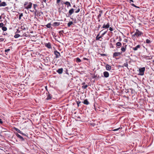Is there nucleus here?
Listing matches in <instances>:
<instances>
[{
	"instance_id": "obj_19",
	"label": "nucleus",
	"mask_w": 154,
	"mask_h": 154,
	"mask_svg": "<svg viewBox=\"0 0 154 154\" xmlns=\"http://www.w3.org/2000/svg\"><path fill=\"white\" fill-rule=\"evenodd\" d=\"M106 69L107 70H110L111 69V67L108 64H107L106 66Z\"/></svg>"
},
{
	"instance_id": "obj_3",
	"label": "nucleus",
	"mask_w": 154,
	"mask_h": 154,
	"mask_svg": "<svg viewBox=\"0 0 154 154\" xmlns=\"http://www.w3.org/2000/svg\"><path fill=\"white\" fill-rule=\"evenodd\" d=\"M16 135L18 138L21 141H24L25 139H26V138H24L21 135L18 134L17 133H15Z\"/></svg>"
},
{
	"instance_id": "obj_44",
	"label": "nucleus",
	"mask_w": 154,
	"mask_h": 154,
	"mask_svg": "<svg viewBox=\"0 0 154 154\" xmlns=\"http://www.w3.org/2000/svg\"><path fill=\"white\" fill-rule=\"evenodd\" d=\"M100 24H99L98 25V26L97 27V30H99V29H100Z\"/></svg>"
},
{
	"instance_id": "obj_61",
	"label": "nucleus",
	"mask_w": 154,
	"mask_h": 154,
	"mask_svg": "<svg viewBox=\"0 0 154 154\" xmlns=\"http://www.w3.org/2000/svg\"><path fill=\"white\" fill-rule=\"evenodd\" d=\"M103 30H102L101 31H100V32H101L102 31H103Z\"/></svg>"
},
{
	"instance_id": "obj_11",
	"label": "nucleus",
	"mask_w": 154,
	"mask_h": 154,
	"mask_svg": "<svg viewBox=\"0 0 154 154\" xmlns=\"http://www.w3.org/2000/svg\"><path fill=\"white\" fill-rule=\"evenodd\" d=\"M7 5V4L6 2H2L0 0V7H5Z\"/></svg>"
},
{
	"instance_id": "obj_8",
	"label": "nucleus",
	"mask_w": 154,
	"mask_h": 154,
	"mask_svg": "<svg viewBox=\"0 0 154 154\" xmlns=\"http://www.w3.org/2000/svg\"><path fill=\"white\" fill-rule=\"evenodd\" d=\"M141 48V46L140 45H138L135 47H131L132 48L134 51H136L138 50V49L139 48Z\"/></svg>"
},
{
	"instance_id": "obj_6",
	"label": "nucleus",
	"mask_w": 154,
	"mask_h": 154,
	"mask_svg": "<svg viewBox=\"0 0 154 154\" xmlns=\"http://www.w3.org/2000/svg\"><path fill=\"white\" fill-rule=\"evenodd\" d=\"M75 10V9H74L73 8L71 9L69 11V14L68 15H66V17H70L74 13V10Z\"/></svg>"
},
{
	"instance_id": "obj_43",
	"label": "nucleus",
	"mask_w": 154,
	"mask_h": 154,
	"mask_svg": "<svg viewBox=\"0 0 154 154\" xmlns=\"http://www.w3.org/2000/svg\"><path fill=\"white\" fill-rule=\"evenodd\" d=\"M4 39L3 38H0V42L4 41Z\"/></svg>"
},
{
	"instance_id": "obj_50",
	"label": "nucleus",
	"mask_w": 154,
	"mask_h": 154,
	"mask_svg": "<svg viewBox=\"0 0 154 154\" xmlns=\"http://www.w3.org/2000/svg\"><path fill=\"white\" fill-rule=\"evenodd\" d=\"M16 32L17 33H19L20 32V31L18 29H17V31Z\"/></svg>"
},
{
	"instance_id": "obj_49",
	"label": "nucleus",
	"mask_w": 154,
	"mask_h": 154,
	"mask_svg": "<svg viewBox=\"0 0 154 154\" xmlns=\"http://www.w3.org/2000/svg\"><path fill=\"white\" fill-rule=\"evenodd\" d=\"M28 3V2H26L24 4V6L26 5Z\"/></svg>"
},
{
	"instance_id": "obj_14",
	"label": "nucleus",
	"mask_w": 154,
	"mask_h": 154,
	"mask_svg": "<svg viewBox=\"0 0 154 154\" xmlns=\"http://www.w3.org/2000/svg\"><path fill=\"white\" fill-rule=\"evenodd\" d=\"M63 70V69L62 68H61L58 69L56 72L59 74H61L62 73Z\"/></svg>"
},
{
	"instance_id": "obj_4",
	"label": "nucleus",
	"mask_w": 154,
	"mask_h": 154,
	"mask_svg": "<svg viewBox=\"0 0 154 154\" xmlns=\"http://www.w3.org/2000/svg\"><path fill=\"white\" fill-rule=\"evenodd\" d=\"M108 30L104 32L99 37H98V36L99 35V34H98L97 37H96V40H99L100 39V38L102 37H103L107 32Z\"/></svg>"
},
{
	"instance_id": "obj_30",
	"label": "nucleus",
	"mask_w": 154,
	"mask_h": 154,
	"mask_svg": "<svg viewBox=\"0 0 154 154\" xmlns=\"http://www.w3.org/2000/svg\"><path fill=\"white\" fill-rule=\"evenodd\" d=\"M21 28L23 30H26V27L24 26H21Z\"/></svg>"
},
{
	"instance_id": "obj_28",
	"label": "nucleus",
	"mask_w": 154,
	"mask_h": 154,
	"mask_svg": "<svg viewBox=\"0 0 154 154\" xmlns=\"http://www.w3.org/2000/svg\"><path fill=\"white\" fill-rule=\"evenodd\" d=\"M151 42L149 39H147L146 40V42L147 44H149L151 43Z\"/></svg>"
},
{
	"instance_id": "obj_33",
	"label": "nucleus",
	"mask_w": 154,
	"mask_h": 154,
	"mask_svg": "<svg viewBox=\"0 0 154 154\" xmlns=\"http://www.w3.org/2000/svg\"><path fill=\"white\" fill-rule=\"evenodd\" d=\"M88 86L87 85H83L82 86V88L83 89H86Z\"/></svg>"
},
{
	"instance_id": "obj_21",
	"label": "nucleus",
	"mask_w": 154,
	"mask_h": 154,
	"mask_svg": "<svg viewBox=\"0 0 154 154\" xmlns=\"http://www.w3.org/2000/svg\"><path fill=\"white\" fill-rule=\"evenodd\" d=\"M45 46L46 47H47L48 48H51V44L50 43H46Z\"/></svg>"
},
{
	"instance_id": "obj_16",
	"label": "nucleus",
	"mask_w": 154,
	"mask_h": 154,
	"mask_svg": "<svg viewBox=\"0 0 154 154\" xmlns=\"http://www.w3.org/2000/svg\"><path fill=\"white\" fill-rule=\"evenodd\" d=\"M32 3L31 2H30L29 3V5L25 7V8L26 9H28L31 8L32 6Z\"/></svg>"
},
{
	"instance_id": "obj_5",
	"label": "nucleus",
	"mask_w": 154,
	"mask_h": 154,
	"mask_svg": "<svg viewBox=\"0 0 154 154\" xmlns=\"http://www.w3.org/2000/svg\"><path fill=\"white\" fill-rule=\"evenodd\" d=\"M127 46V45H125L124 43H123V46L121 48V52L122 53V52H125L126 49V47Z\"/></svg>"
},
{
	"instance_id": "obj_7",
	"label": "nucleus",
	"mask_w": 154,
	"mask_h": 154,
	"mask_svg": "<svg viewBox=\"0 0 154 154\" xmlns=\"http://www.w3.org/2000/svg\"><path fill=\"white\" fill-rule=\"evenodd\" d=\"M122 54V52H115L113 55V57L119 56H120Z\"/></svg>"
},
{
	"instance_id": "obj_31",
	"label": "nucleus",
	"mask_w": 154,
	"mask_h": 154,
	"mask_svg": "<svg viewBox=\"0 0 154 154\" xmlns=\"http://www.w3.org/2000/svg\"><path fill=\"white\" fill-rule=\"evenodd\" d=\"M20 36V35L18 34H16L14 36V37L15 38H17Z\"/></svg>"
},
{
	"instance_id": "obj_40",
	"label": "nucleus",
	"mask_w": 154,
	"mask_h": 154,
	"mask_svg": "<svg viewBox=\"0 0 154 154\" xmlns=\"http://www.w3.org/2000/svg\"><path fill=\"white\" fill-rule=\"evenodd\" d=\"M120 128H118L114 129L113 130V131H117L118 130H119V129H120Z\"/></svg>"
},
{
	"instance_id": "obj_25",
	"label": "nucleus",
	"mask_w": 154,
	"mask_h": 154,
	"mask_svg": "<svg viewBox=\"0 0 154 154\" xmlns=\"http://www.w3.org/2000/svg\"><path fill=\"white\" fill-rule=\"evenodd\" d=\"M14 129L19 133H20L21 132V131L19 129H18V128H14Z\"/></svg>"
},
{
	"instance_id": "obj_13",
	"label": "nucleus",
	"mask_w": 154,
	"mask_h": 154,
	"mask_svg": "<svg viewBox=\"0 0 154 154\" xmlns=\"http://www.w3.org/2000/svg\"><path fill=\"white\" fill-rule=\"evenodd\" d=\"M109 23H108L106 25L105 23L103 25L102 28H108L109 27Z\"/></svg>"
},
{
	"instance_id": "obj_63",
	"label": "nucleus",
	"mask_w": 154,
	"mask_h": 154,
	"mask_svg": "<svg viewBox=\"0 0 154 154\" xmlns=\"http://www.w3.org/2000/svg\"><path fill=\"white\" fill-rule=\"evenodd\" d=\"M153 62H154V60H153Z\"/></svg>"
},
{
	"instance_id": "obj_23",
	"label": "nucleus",
	"mask_w": 154,
	"mask_h": 154,
	"mask_svg": "<svg viewBox=\"0 0 154 154\" xmlns=\"http://www.w3.org/2000/svg\"><path fill=\"white\" fill-rule=\"evenodd\" d=\"M76 9L75 11V13H78L79 12L80 10L79 7H76V9Z\"/></svg>"
},
{
	"instance_id": "obj_24",
	"label": "nucleus",
	"mask_w": 154,
	"mask_h": 154,
	"mask_svg": "<svg viewBox=\"0 0 154 154\" xmlns=\"http://www.w3.org/2000/svg\"><path fill=\"white\" fill-rule=\"evenodd\" d=\"M83 103L85 105H88L89 104V102L87 99H85L84 100Z\"/></svg>"
},
{
	"instance_id": "obj_36",
	"label": "nucleus",
	"mask_w": 154,
	"mask_h": 154,
	"mask_svg": "<svg viewBox=\"0 0 154 154\" xmlns=\"http://www.w3.org/2000/svg\"><path fill=\"white\" fill-rule=\"evenodd\" d=\"M123 66H124L127 67H128V63L127 62H126L125 63H124Z\"/></svg>"
},
{
	"instance_id": "obj_41",
	"label": "nucleus",
	"mask_w": 154,
	"mask_h": 154,
	"mask_svg": "<svg viewBox=\"0 0 154 154\" xmlns=\"http://www.w3.org/2000/svg\"><path fill=\"white\" fill-rule=\"evenodd\" d=\"M10 51V49H6L5 50V52H7L8 51Z\"/></svg>"
},
{
	"instance_id": "obj_54",
	"label": "nucleus",
	"mask_w": 154,
	"mask_h": 154,
	"mask_svg": "<svg viewBox=\"0 0 154 154\" xmlns=\"http://www.w3.org/2000/svg\"><path fill=\"white\" fill-rule=\"evenodd\" d=\"M30 11L31 12H35V11H34V10H30Z\"/></svg>"
},
{
	"instance_id": "obj_48",
	"label": "nucleus",
	"mask_w": 154,
	"mask_h": 154,
	"mask_svg": "<svg viewBox=\"0 0 154 154\" xmlns=\"http://www.w3.org/2000/svg\"><path fill=\"white\" fill-rule=\"evenodd\" d=\"M60 0H57V4L59 3L60 2Z\"/></svg>"
},
{
	"instance_id": "obj_59",
	"label": "nucleus",
	"mask_w": 154,
	"mask_h": 154,
	"mask_svg": "<svg viewBox=\"0 0 154 154\" xmlns=\"http://www.w3.org/2000/svg\"><path fill=\"white\" fill-rule=\"evenodd\" d=\"M44 2H46V0H42Z\"/></svg>"
},
{
	"instance_id": "obj_32",
	"label": "nucleus",
	"mask_w": 154,
	"mask_h": 154,
	"mask_svg": "<svg viewBox=\"0 0 154 154\" xmlns=\"http://www.w3.org/2000/svg\"><path fill=\"white\" fill-rule=\"evenodd\" d=\"M23 16V13H20L19 15V19L20 20L21 19V17Z\"/></svg>"
},
{
	"instance_id": "obj_38",
	"label": "nucleus",
	"mask_w": 154,
	"mask_h": 154,
	"mask_svg": "<svg viewBox=\"0 0 154 154\" xmlns=\"http://www.w3.org/2000/svg\"><path fill=\"white\" fill-rule=\"evenodd\" d=\"M77 102V106H79V104L81 103V102L79 101H78L76 102Z\"/></svg>"
},
{
	"instance_id": "obj_10",
	"label": "nucleus",
	"mask_w": 154,
	"mask_h": 154,
	"mask_svg": "<svg viewBox=\"0 0 154 154\" xmlns=\"http://www.w3.org/2000/svg\"><path fill=\"white\" fill-rule=\"evenodd\" d=\"M47 97L46 98L47 100H51L52 98V96L50 94L49 92L47 93Z\"/></svg>"
},
{
	"instance_id": "obj_53",
	"label": "nucleus",
	"mask_w": 154,
	"mask_h": 154,
	"mask_svg": "<svg viewBox=\"0 0 154 154\" xmlns=\"http://www.w3.org/2000/svg\"><path fill=\"white\" fill-rule=\"evenodd\" d=\"M98 19V21L100 22V18Z\"/></svg>"
},
{
	"instance_id": "obj_12",
	"label": "nucleus",
	"mask_w": 154,
	"mask_h": 154,
	"mask_svg": "<svg viewBox=\"0 0 154 154\" xmlns=\"http://www.w3.org/2000/svg\"><path fill=\"white\" fill-rule=\"evenodd\" d=\"M104 76L105 78H107L109 76V74L107 71H104L103 72Z\"/></svg>"
},
{
	"instance_id": "obj_58",
	"label": "nucleus",
	"mask_w": 154,
	"mask_h": 154,
	"mask_svg": "<svg viewBox=\"0 0 154 154\" xmlns=\"http://www.w3.org/2000/svg\"><path fill=\"white\" fill-rule=\"evenodd\" d=\"M121 40H122V39H121V38H119V41H121Z\"/></svg>"
},
{
	"instance_id": "obj_15",
	"label": "nucleus",
	"mask_w": 154,
	"mask_h": 154,
	"mask_svg": "<svg viewBox=\"0 0 154 154\" xmlns=\"http://www.w3.org/2000/svg\"><path fill=\"white\" fill-rule=\"evenodd\" d=\"M60 24V22H54L52 26H53L55 27V26H59Z\"/></svg>"
},
{
	"instance_id": "obj_62",
	"label": "nucleus",
	"mask_w": 154,
	"mask_h": 154,
	"mask_svg": "<svg viewBox=\"0 0 154 154\" xmlns=\"http://www.w3.org/2000/svg\"><path fill=\"white\" fill-rule=\"evenodd\" d=\"M2 18L1 16H0V19H1Z\"/></svg>"
},
{
	"instance_id": "obj_35",
	"label": "nucleus",
	"mask_w": 154,
	"mask_h": 154,
	"mask_svg": "<svg viewBox=\"0 0 154 154\" xmlns=\"http://www.w3.org/2000/svg\"><path fill=\"white\" fill-rule=\"evenodd\" d=\"M50 25H51V23H49L47 25H46V26L48 28H50L51 27Z\"/></svg>"
},
{
	"instance_id": "obj_46",
	"label": "nucleus",
	"mask_w": 154,
	"mask_h": 154,
	"mask_svg": "<svg viewBox=\"0 0 154 154\" xmlns=\"http://www.w3.org/2000/svg\"><path fill=\"white\" fill-rule=\"evenodd\" d=\"M3 123V121L1 119H0V123L2 124Z\"/></svg>"
},
{
	"instance_id": "obj_39",
	"label": "nucleus",
	"mask_w": 154,
	"mask_h": 154,
	"mask_svg": "<svg viewBox=\"0 0 154 154\" xmlns=\"http://www.w3.org/2000/svg\"><path fill=\"white\" fill-rule=\"evenodd\" d=\"M4 25V24L2 23H0V27H2Z\"/></svg>"
},
{
	"instance_id": "obj_64",
	"label": "nucleus",
	"mask_w": 154,
	"mask_h": 154,
	"mask_svg": "<svg viewBox=\"0 0 154 154\" xmlns=\"http://www.w3.org/2000/svg\"><path fill=\"white\" fill-rule=\"evenodd\" d=\"M45 88L47 89V86Z\"/></svg>"
},
{
	"instance_id": "obj_1",
	"label": "nucleus",
	"mask_w": 154,
	"mask_h": 154,
	"mask_svg": "<svg viewBox=\"0 0 154 154\" xmlns=\"http://www.w3.org/2000/svg\"><path fill=\"white\" fill-rule=\"evenodd\" d=\"M143 33L141 31H140L138 29H136V32H135L134 34L133 35V36H135L137 37H140L142 35H143Z\"/></svg>"
},
{
	"instance_id": "obj_51",
	"label": "nucleus",
	"mask_w": 154,
	"mask_h": 154,
	"mask_svg": "<svg viewBox=\"0 0 154 154\" xmlns=\"http://www.w3.org/2000/svg\"><path fill=\"white\" fill-rule=\"evenodd\" d=\"M119 67H121L123 68L124 66H121V65H120L119 66Z\"/></svg>"
},
{
	"instance_id": "obj_17",
	"label": "nucleus",
	"mask_w": 154,
	"mask_h": 154,
	"mask_svg": "<svg viewBox=\"0 0 154 154\" xmlns=\"http://www.w3.org/2000/svg\"><path fill=\"white\" fill-rule=\"evenodd\" d=\"M116 47L117 48H119L122 46V44L120 42H118L116 44Z\"/></svg>"
},
{
	"instance_id": "obj_2",
	"label": "nucleus",
	"mask_w": 154,
	"mask_h": 154,
	"mask_svg": "<svg viewBox=\"0 0 154 154\" xmlns=\"http://www.w3.org/2000/svg\"><path fill=\"white\" fill-rule=\"evenodd\" d=\"M145 70V68L144 67L140 68L139 69V73L138 75H143L144 74V72Z\"/></svg>"
},
{
	"instance_id": "obj_29",
	"label": "nucleus",
	"mask_w": 154,
	"mask_h": 154,
	"mask_svg": "<svg viewBox=\"0 0 154 154\" xmlns=\"http://www.w3.org/2000/svg\"><path fill=\"white\" fill-rule=\"evenodd\" d=\"M76 61L77 62H80L81 61V60L79 57H77L76 58Z\"/></svg>"
},
{
	"instance_id": "obj_57",
	"label": "nucleus",
	"mask_w": 154,
	"mask_h": 154,
	"mask_svg": "<svg viewBox=\"0 0 154 154\" xmlns=\"http://www.w3.org/2000/svg\"><path fill=\"white\" fill-rule=\"evenodd\" d=\"M61 32H63V31L62 30V31H60L59 32V33H60Z\"/></svg>"
},
{
	"instance_id": "obj_55",
	"label": "nucleus",
	"mask_w": 154,
	"mask_h": 154,
	"mask_svg": "<svg viewBox=\"0 0 154 154\" xmlns=\"http://www.w3.org/2000/svg\"><path fill=\"white\" fill-rule=\"evenodd\" d=\"M83 59L84 60H87V59L86 58H85V57L83 58Z\"/></svg>"
},
{
	"instance_id": "obj_27",
	"label": "nucleus",
	"mask_w": 154,
	"mask_h": 154,
	"mask_svg": "<svg viewBox=\"0 0 154 154\" xmlns=\"http://www.w3.org/2000/svg\"><path fill=\"white\" fill-rule=\"evenodd\" d=\"M2 29L4 31H6L7 30V28L5 26H3L2 27Z\"/></svg>"
},
{
	"instance_id": "obj_20",
	"label": "nucleus",
	"mask_w": 154,
	"mask_h": 154,
	"mask_svg": "<svg viewBox=\"0 0 154 154\" xmlns=\"http://www.w3.org/2000/svg\"><path fill=\"white\" fill-rule=\"evenodd\" d=\"M103 13V11L102 10H100L99 11V14L97 16V17L98 19L100 18L101 17V14Z\"/></svg>"
},
{
	"instance_id": "obj_60",
	"label": "nucleus",
	"mask_w": 154,
	"mask_h": 154,
	"mask_svg": "<svg viewBox=\"0 0 154 154\" xmlns=\"http://www.w3.org/2000/svg\"><path fill=\"white\" fill-rule=\"evenodd\" d=\"M85 84V82H83V83H82V85H84V84Z\"/></svg>"
},
{
	"instance_id": "obj_9",
	"label": "nucleus",
	"mask_w": 154,
	"mask_h": 154,
	"mask_svg": "<svg viewBox=\"0 0 154 154\" xmlns=\"http://www.w3.org/2000/svg\"><path fill=\"white\" fill-rule=\"evenodd\" d=\"M54 54L55 55V57L56 58H57L59 56H60V53L57 50H56L54 51Z\"/></svg>"
},
{
	"instance_id": "obj_22",
	"label": "nucleus",
	"mask_w": 154,
	"mask_h": 154,
	"mask_svg": "<svg viewBox=\"0 0 154 154\" xmlns=\"http://www.w3.org/2000/svg\"><path fill=\"white\" fill-rule=\"evenodd\" d=\"M64 4H65L66 5H67V7L68 8V7L69 6L70 7L71 6V5L70 3L69 2H66L64 3Z\"/></svg>"
},
{
	"instance_id": "obj_56",
	"label": "nucleus",
	"mask_w": 154,
	"mask_h": 154,
	"mask_svg": "<svg viewBox=\"0 0 154 154\" xmlns=\"http://www.w3.org/2000/svg\"><path fill=\"white\" fill-rule=\"evenodd\" d=\"M73 7L74 8H76V7L75 6V5H74L73 6Z\"/></svg>"
},
{
	"instance_id": "obj_42",
	"label": "nucleus",
	"mask_w": 154,
	"mask_h": 154,
	"mask_svg": "<svg viewBox=\"0 0 154 154\" xmlns=\"http://www.w3.org/2000/svg\"><path fill=\"white\" fill-rule=\"evenodd\" d=\"M101 56H106V54H100Z\"/></svg>"
},
{
	"instance_id": "obj_52",
	"label": "nucleus",
	"mask_w": 154,
	"mask_h": 154,
	"mask_svg": "<svg viewBox=\"0 0 154 154\" xmlns=\"http://www.w3.org/2000/svg\"><path fill=\"white\" fill-rule=\"evenodd\" d=\"M129 1H130V3H131V2H134L133 0H129Z\"/></svg>"
},
{
	"instance_id": "obj_18",
	"label": "nucleus",
	"mask_w": 154,
	"mask_h": 154,
	"mask_svg": "<svg viewBox=\"0 0 154 154\" xmlns=\"http://www.w3.org/2000/svg\"><path fill=\"white\" fill-rule=\"evenodd\" d=\"M38 5L37 4H33V8H34L35 10V14H36V12L37 11V9H36V8L37 7Z\"/></svg>"
},
{
	"instance_id": "obj_37",
	"label": "nucleus",
	"mask_w": 154,
	"mask_h": 154,
	"mask_svg": "<svg viewBox=\"0 0 154 154\" xmlns=\"http://www.w3.org/2000/svg\"><path fill=\"white\" fill-rule=\"evenodd\" d=\"M131 5L132 6H133V7H135V8H139V7L135 5L134 4H131Z\"/></svg>"
},
{
	"instance_id": "obj_45",
	"label": "nucleus",
	"mask_w": 154,
	"mask_h": 154,
	"mask_svg": "<svg viewBox=\"0 0 154 154\" xmlns=\"http://www.w3.org/2000/svg\"><path fill=\"white\" fill-rule=\"evenodd\" d=\"M109 30L111 31H112L113 30V29L111 27H109Z\"/></svg>"
},
{
	"instance_id": "obj_34",
	"label": "nucleus",
	"mask_w": 154,
	"mask_h": 154,
	"mask_svg": "<svg viewBox=\"0 0 154 154\" xmlns=\"http://www.w3.org/2000/svg\"><path fill=\"white\" fill-rule=\"evenodd\" d=\"M21 134L23 135V136H26V137H28V136L25 134L23 133V132H22L21 131V132L20 133Z\"/></svg>"
},
{
	"instance_id": "obj_47",
	"label": "nucleus",
	"mask_w": 154,
	"mask_h": 154,
	"mask_svg": "<svg viewBox=\"0 0 154 154\" xmlns=\"http://www.w3.org/2000/svg\"><path fill=\"white\" fill-rule=\"evenodd\" d=\"M66 74H67L69 75V73L68 72V71L67 69H66Z\"/></svg>"
},
{
	"instance_id": "obj_26",
	"label": "nucleus",
	"mask_w": 154,
	"mask_h": 154,
	"mask_svg": "<svg viewBox=\"0 0 154 154\" xmlns=\"http://www.w3.org/2000/svg\"><path fill=\"white\" fill-rule=\"evenodd\" d=\"M73 24V22L72 21H70L67 23L68 26V27H70L71 25Z\"/></svg>"
}]
</instances>
